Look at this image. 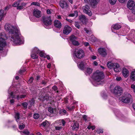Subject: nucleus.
Masks as SVG:
<instances>
[{
    "instance_id": "obj_63",
    "label": "nucleus",
    "mask_w": 135,
    "mask_h": 135,
    "mask_svg": "<svg viewBox=\"0 0 135 135\" xmlns=\"http://www.w3.org/2000/svg\"><path fill=\"white\" fill-rule=\"evenodd\" d=\"M47 14H50L51 13V12L49 9H47Z\"/></svg>"
},
{
    "instance_id": "obj_18",
    "label": "nucleus",
    "mask_w": 135,
    "mask_h": 135,
    "mask_svg": "<svg viewBox=\"0 0 135 135\" xmlns=\"http://www.w3.org/2000/svg\"><path fill=\"white\" fill-rule=\"evenodd\" d=\"M80 20L83 24H85L87 21V19L84 15L81 16L80 17Z\"/></svg>"
},
{
    "instance_id": "obj_42",
    "label": "nucleus",
    "mask_w": 135,
    "mask_h": 135,
    "mask_svg": "<svg viewBox=\"0 0 135 135\" xmlns=\"http://www.w3.org/2000/svg\"><path fill=\"white\" fill-rule=\"evenodd\" d=\"M83 118L86 122H88L89 120L88 118L86 115H84L83 116Z\"/></svg>"
},
{
    "instance_id": "obj_34",
    "label": "nucleus",
    "mask_w": 135,
    "mask_h": 135,
    "mask_svg": "<svg viewBox=\"0 0 135 135\" xmlns=\"http://www.w3.org/2000/svg\"><path fill=\"white\" fill-rule=\"evenodd\" d=\"M31 57L33 59H36L38 58V56L35 53H33L31 52Z\"/></svg>"
},
{
    "instance_id": "obj_29",
    "label": "nucleus",
    "mask_w": 135,
    "mask_h": 135,
    "mask_svg": "<svg viewBox=\"0 0 135 135\" xmlns=\"http://www.w3.org/2000/svg\"><path fill=\"white\" fill-rule=\"evenodd\" d=\"M22 135H28L29 134L30 132L27 130H25L21 132Z\"/></svg>"
},
{
    "instance_id": "obj_13",
    "label": "nucleus",
    "mask_w": 135,
    "mask_h": 135,
    "mask_svg": "<svg viewBox=\"0 0 135 135\" xmlns=\"http://www.w3.org/2000/svg\"><path fill=\"white\" fill-rule=\"evenodd\" d=\"M66 123L65 121L63 119H60L57 120L54 122L55 124H59L60 126H64Z\"/></svg>"
},
{
    "instance_id": "obj_31",
    "label": "nucleus",
    "mask_w": 135,
    "mask_h": 135,
    "mask_svg": "<svg viewBox=\"0 0 135 135\" xmlns=\"http://www.w3.org/2000/svg\"><path fill=\"white\" fill-rule=\"evenodd\" d=\"M112 27L115 30H118L121 27V26L118 24H116L114 26H113Z\"/></svg>"
},
{
    "instance_id": "obj_15",
    "label": "nucleus",
    "mask_w": 135,
    "mask_h": 135,
    "mask_svg": "<svg viewBox=\"0 0 135 135\" xmlns=\"http://www.w3.org/2000/svg\"><path fill=\"white\" fill-rule=\"evenodd\" d=\"M60 5L62 9L66 8L68 6L67 2L64 1H61L60 2Z\"/></svg>"
},
{
    "instance_id": "obj_27",
    "label": "nucleus",
    "mask_w": 135,
    "mask_h": 135,
    "mask_svg": "<svg viewBox=\"0 0 135 135\" xmlns=\"http://www.w3.org/2000/svg\"><path fill=\"white\" fill-rule=\"evenodd\" d=\"M84 30L85 32L88 35H90L91 34L92 32L90 29L88 30L85 27L84 28Z\"/></svg>"
},
{
    "instance_id": "obj_39",
    "label": "nucleus",
    "mask_w": 135,
    "mask_h": 135,
    "mask_svg": "<svg viewBox=\"0 0 135 135\" xmlns=\"http://www.w3.org/2000/svg\"><path fill=\"white\" fill-rule=\"evenodd\" d=\"M108 67L109 68H112L113 66V65L110 62H108L107 64Z\"/></svg>"
},
{
    "instance_id": "obj_26",
    "label": "nucleus",
    "mask_w": 135,
    "mask_h": 135,
    "mask_svg": "<svg viewBox=\"0 0 135 135\" xmlns=\"http://www.w3.org/2000/svg\"><path fill=\"white\" fill-rule=\"evenodd\" d=\"M34 102L35 100L33 98L32 99L30 100H29L28 103V104L29 105V108L33 105Z\"/></svg>"
},
{
    "instance_id": "obj_53",
    "label": "nucleus",
    "mask_w": 135,
    "mask_h": 135,
    "mask_svg": "<svg viewBox=\"0 0 135 135\" xmlns=\"http://www.w3.org/2000/svg\"><path fill=\"white\" fill-rule=\"evenodd\" d=\"M23 8V7L22 5L18 6L17 7V9H21Z\"/></svg>"
},
{
    "instance_id": "obj_20",
    "label": "nucleus",
    "mask_w": 135,
    "mask_h": 135,
    "mask_svg": "<svg viewBox=\"0 0 135 135\" xmlns=\"http://www.w3.org/2000/svg\"><path fill=\"white\" fill-rule=\"evenodd\" d=\"M79 125L77 122L75 123L72 126V129L73 130L77 131L79 128Z\"/></svg>"
},
{
    "instance_id": "obj_62",
    "label": "nucleus",
    "mask_w": 135,
    "mask_h": 135,
    "mask_svg": "<svg viewBox=\"0 0 135 135\" xmlns=\"http://www.w3.org/2000/svg\"><path fill=\"white\" fill-rule=\"evenodd\" d=\"M89 43L88 42H85L84 43V45L85 46H88L89 45Z\"/></svg>"
},
{
    "instance_id": "obj_4",
    "label": "nucleus",
    "mask_w": 135,
    "mask_h": 135,
    "mask_svg": "<svg viewBox=\"0 0 135 135\" xmlns=\"http://www.w3.org/2000/svg\"><path fill=\"white\" fill-rule=\"evenodd\" d=\"M121 100L124 103H129L131 99V96L128 93H124V95L120 98Z\"/></svg>"
},
{
    "instance_id": "obj_46",
    "label": "nucleus",
    "mask_w": 135,
    "mask_h": 135,
    "mask_svg": "<svg viewBox=\"0 0 135 135\" xmlns=\"http://www.w3.org/2000/svg\"><path fill=\"white\" fill-rule=\"evenodd\" d=\"M22 105L25 109H26L27 108V103L26 102H24L22 104Z\"/></svg>"
},
{
    "instance_id": "obj_55",
    "label": "nucleus",
    "mask_w": 135,
    "mask_h": 135,
    "mask_svg": "<svg viewBox=\"0 0 135 135\" xmlns=\"http://www.w3.org/2000/svg\"><path fill=\"white\" fill-rule=\"evenodd\" d=\"M52 89L54 91H56L57 89V88L56 86H54L52 88Z\"/></svg>"
},
{
    "instance_id": "obj_24",
    "label": "nucleus",
    "mask_w": 135,
    "mask_h": 135,
    "mask_svg": "<svg viewBox=\"0 0 135 135\" xmlns=\"http://www.w3.org/2000/svg\"><path fill=\"white\" fill-rule=\"evenodd\" d=\"M99 0H91V4L93 7H94L98 3Z\"/></svg>"
},
{
    "instance_id": "obj_5",
    "label": "nucleus",
    "mask_w": 135,
    "mask_h": 135,
    "mask_svg": "<svg viewBox=\"0 0 135 135\" xmlns=\"http://www.w3.org/2000/svg\"><path fill=\"white\" fill-rule=\"evenodd\" d=\"M74 54L75 56L80 59L84 56V53L83 50L81 49H76L74 51Z\"/></svg>"
},
{
    "instance_id": "obj_64",
    "label": "nucleus",
    "mask_w": 135,
    "mask_h": 135,
    "mask_svg": "<svg viewBox=\"0 0 135 135\" xmlns=\"http://www.w3.org/2000/svg\"><path fill=\"white\" fill-rule=\"evenodd\" d=\"M26 4H27L26 3H22L21 5L23 7V6H26Z\"/></svg>"
},
{
    "instance_id": "obj_22",
    "label": "nucleus",
    "mask_w": 135,
    "mask_h": 135,
    "mask_svg": "<svg viewBox=\"0 0 135 135\" xmlns=\"http://www.w3.org/2000/svg\"><path fill=\"white\" fill-rule=\"evenodd\" d=\"M130 79L133 81H135V70L132 71L131 73Z\"/></svg>"
},
{
    "instance_id": "obj_51",
    "label": "nucleus",
    "mask_w": 135,
    "mask_h": 135,
    "mask_svg": "<svg viewBox=\"0 0 135 135\" xmlns=\"http://www.w3.org/2000/svg\"><path fill=\"white\" fill-rule=\"evenodd\" d=\"M25 70H26L24 69H20V74H22L24 72Z\"/></svg>"
},
{
    "instance_id": "obj_17",
    "label": "nucleus",
    "mask_w": 135,
    "mask_h": 135,
    "mask_svg": "<svg viewBox=\"0 0 135 135\" xmlns=\"http://www.w3.org/2000/svg\"><path fill=\"white\" fill-rule=\"evenodd\" d=\"M113 68L115 72H117L119 71L120 69L119 65L118 63H114L113 64Z\"/></svg>"
},
{
    "instance_id": "obj_48",
    "label": "nucleus",
    "mask_w": 135,
    "mask_h": 135,
    "mask_svg": "<svg viewBox=\"0 0 135 135\" xmlns=\"http://www.w3.org/2000/svg\"><path fill=\"white\" fill-rule=\"evenodd\" d=\"M25 127V125L24 124H22V125H20L19 126V128L20 129H23Z\"/></svg>"
},
{
    "instance_id": "obj_52",
    "label": "nucleus",
    "mask_w": 135,
    "mask_h": 135,
    "mask_svg": "<svg viewBox=\"0 0 135 135\" xmlns=\"http://www.w3.org/2000/svg\"><path fill=\"white\" fill-rule=\"evenodd\" d=\"M47 80H42L41 82V84H43L45 85L47 83Z\"/></svg>"
},
{
    "instance_id": "obj_47",
    "label": "nucleus",
    "mask_w": 135,
    "mask_h": 135,
    "mask_svg": "<svg viewBox=\"0 0 135 135\" xmlns=\"http://www.w3.org/2000/svg\"><path fill=\"white\" fill-rule=\"evenodd\" d=\"M31 5H34L36 6H39L40 5L39 3L37 2H33L31 3Z\"/></svg>"
},
{
    "instance_id": "obj_16",
    "label": "nucleus",
    "mask_w": 135,
    "mask_h": 135,
    "mask_svg": "<svg viewBox=\"0 0 135 135\" xmlns=\"http://www.w3.org/2000/svg\"><path fill=\"white\" fill-rule=\"evenodd\" d=\"M99 53L103 56L104 57L107 55L105 50L104 48H100L98 49Z\"/></svg>"
},
{
    "instance_id": "obj_11",
    "label": "nucleus",
    "mask_w": 135,
    "mask_h": 135,
    "mask_svg": "<svg viewBox=\"0 0 135 135\" xmlns=\"http://www.w3.org/2000/svg\"><path fill=\"white\" fill-rule=\"evenodd\" d=\"M135 6L134 2L132 0H129L128 1L127 6L129 9L131 10Z\"/></svg>"
},
{
    "instance_id": "obj_36",
    "label": "nucleus",
    "mask_w": 135,
    "mask_h": 135,
    "mask_svg": "<svg viewBox=\"0 0 135 135\" xmlns=\"http://www.w3.org/2000/svg\"><path fill=\"white\" fill-rule=\"evenodd\" d=\"M20 4L19 2L18 1L17 2H15L14 4L12 5V6L13 7H18L19 5Z\"/></svg>"
},
{
    "instance_id": "obj_58",
    "label": "nucleus",
    "mask_w": 135,
    "mask_h": 135,
    "mask_svg": "<svg viewBox=\"0 0 135 135\" xmlns=\"http://www.w3.org/2000/svg\"><path fill=\"white\" fill-rule=\"evenodd\" d=\"M75 26L78 29L80 28V26L77 23L76 24Z\"/></svg>"
},
{
    "instance_id": "obj_44",
    "label": "nucleus",
    "mask_w": 135,
    "mask_h": 135,
    "mask_svg": "<svg viewBox=\"0 0 135 135\" xmlns=\"http://www.w3.org/2000/svg\"><path fill=\"white\" fill-rule=\"evenodd\" d=\"M4 11L3 10H0V17H3L4 15Z\"/></svg>"
},
{
    "instance_id": "obj_23",
    "label": "nucleus",
    "mask_w": 135,
    "mask_h": 135,
    "mask_svg": "<svg viewBox=\"0 0 135 135\" xmlns=\"http://www.w3.org/2000/svg\"><path fill=\"white\" fill-rule=\"evenodd\" d=\"M85 70V73L87 75H89L92 72V69L90 68H87Z\"/></svg>"
},
{
    "instance_id": "obj_9",
    "label": "nucleus",
    "mask_w": 135,
    "mask_h": 135,
    "mask_svg": "<svg viewBox=\"0 0 135 135\" xmlns=\"http://www.w3.org/2000/svg\"><path fill=\"white\" fill-rule=\"evenodd\" d=\"M71 28L68 25H66L65 26L63 31L64 34L68 35L69 33L71 31Z\"/></svg>"
},
{
    "instance_id": "obj_1",
    "label": "nucleus",
    "mask_w": 135,
    "mask_h": 135,
    "mask_svg": "<svg viewBox=\"0 0 135 135\" xmlns=\"http://www.w3.org/2000/svg\"><path fill=\"white\" fill-rule=\"evenodd\" d=\"M6 31L9 32V36L11 40L17 45H20L23 42L18 34V30L9 24H6L5 26Z\"/></svg>"
},
{
    "instance_id": "obj_32",
    "label": "nucleus",
    "mask_w": 135,
    "mask_h": 135,
    "mask_svg": "<svg viewBox=\"0 0 135 135\" xmlns=\"http://www.w3.org/2000/svg\"><path fill=\"white\" fill-rule=\"evenodd\" d=\"M19 113H17L15 114V118L16 121L18 122L19 120Z\"/></svg>"
},
{
    "instance_id": "obj_28",
    "label": "nucleus",
    "mask_w": 135,
    "mask_h": 135,
    "mask_svg": "<svg viewBox=\"0 0 135 135\" xmlns=\"http://www.w3.org/2000/svg\"><path fill=\"white\" fill-rule=\"evenodd\" d=\"M40 50L37 47H35L32 49V52L33 53H35L36 54H38Z\"/></svg>"
},
{
    "instance_id": "obj_33",
    "label": "nucleus",
    "mask_w": 135,
    "mask_h": 135,
    "mask_svg": "<svg viewBox=\"0 0 135 135\" xmlns=\"http://www.w3.org/2000/svg\"><path fill=\"white\" fill-rule=\"evenodd\" d=\"M78 15V12L76 11H75L74 13H71L69 14V16L70 17H73L74 16L77 17Z\"/></svg>"
},
{
    "instance_id": "obj_25",
    "label": "nucleus",
    "mask_w": 135,
    "mask_h": 135,
    "mask_svg": "<svg viewBox=\"0 0 135 135\" xmlns=\"http://www.w3.org/2000/svg\"><path fill=\"white\" fill-rule=\"evenodd\" d=\"M53 124L54 125L55 129L56 130L59 131L62 129V127L61 126H60L59 124L57 125L55 124L54 123H53Z\"/></svg>"
},
{
    "instance_id": "obj_37",
    "label": "nucleus",
    "mask_w": 135,
    "mask_h": 135,
    "mask_svg": "<svg viewBox=\"0 0 135 135\" xmlns=\"http://www.w3.org/2000/svg\"><path fill=\"white\" fill-rule=\"evenodd\" d=\"M26 97L25 95H18L17 97V99H21L25 98Z\"/></svg>"
},
{
    "instance_id": "obj_21",
    "label": "nucleus",
    "mask_w": 135,
    "mask_h": 135,
    "mask_svg": "<svg viewBox=\"0 0 135 135\" xmlns=\"http://www.w3.org/2000/svg\"><path fill=\"white\" fill-rule=\"evenodd\" d=\"M86 63L83 62H81L78 65V67L82 70H83L85 68Z\"/></svg>"
},
{
    "instance_id": "obj_41",
    "label": "nucleus",
    "mask_w": 135,
    "mask_h": 135,
    "mask_svg": "<svg viewBox=\"0 0 135 135\" xmlns=\"http://www.w3.org/2000/svg\"><path fill=\"white\" fill-rule=\"evenodd\" d=\"M38 54H39L40 56V57H44L45 58V55L44 54L42 51H41L40 50V51Z\"/></svg>"
},
{
    "instance_id": "obj_40",
    "label": "nucleus",
    "mask_w": 135,
    "mask_h": 135,
    "mask_svg": "<svg viewBox=\"0 0 135 135\" xmlns=\"http://www.w3.org/2000/svg\"><path fill=\"white\" fill-rule=\"evenodd\" d=\"M39 116L40 115L38 113H35L33 115V117L35 119H37Z\"/></svg>"
},
{
    "instance_id": "obj_60",
    "label": "nucleus",
    "mask_w": 135,
    "mask_h": 135,
    "mask_svg": "<svg viewBox=\"0 0 135 135\" xmlns=\"http://www.w3.org/2000/svg\"><path fill=\"white\" fill-rule=\"evenodd\" d=\"M126 0H118L121 3H123L125 2Z\"/></svg>"
},
{
    "instance_id": "obj_59",
    "label": "nucleus",
    "mask_w": 135,
    "mask_h": 135,
    "mask_svg": "<svg viewBox=\"0 0 135 135\" xmlns=\"http://www.w3.org/2000/svg\"><path fill=\"white\" fill-rule=\"evenodd\" d=\"M131 87L132 88L134 89L135 88V86L134 84H132L131 85Z\"/></svg>"
},
{
    "instance_id": "obj_35",
    "label": "nucleus",
    "mask_w": 135,
    "mask_h": 135,
    "mask_svg": "<svg viewBox=\"0 0 135 135\" xmlns=\"http://www.w3.org/2000/svg\"><path fill=\"white\" fill-rule=\"evenodd\" d=\"M71 42L75 46H78L79 45V42L78 41H76V40H75Z\"/></svg>"
},
{
    "instance_id": "obj_7",
    "label": "nucleus",
    "mask_w": 135,
    "mask_h": 135,
    "mask_svg": "<svg viewBox=\"0 0 135 135\" xmlns=\"http://www.w3.org/2000/svg\"><path fill=\"white\" fill-rule=\"evenodd\" d=\"M42 18L43 19L44 23L46 26L50 25L51 24L52 21L51 20L50 16H43Z\"/></svg>"
},
{
    "instance_id": "obj_30",
    "label": "nucleus",
    "mask_w": 135,
    "mask_h": 135,
    "mask_svg": "<svg viewBox=\"0 0 135 135\" xmlns=\"http://www.w3.org/2000/svg\"><path fill=\"white\" fill-rule=\"evenodd\" d=\"M76 39L77 37L73 35H71L70 37V40L71 42L76 40Z\"/></svg>"
},
{
    "instance_id": "obj_3",
    "label": "nucleus",
    "mask_w": 135,
    "mask_h": 135,
    "mask_svg": "<svg viewBox=\"0 0 135 135\" xmlns=\"http://www.w3.org/2000/svg\"><path fill=\"white\" fill-rule=\"evenodd\" d=\"M0 45L5 47L6 45L5 40L7 39V37L4 32H2L0 34Z\"/></svg>"
},
{
    "instance_id": "obj_50",
    "label": "nucleus",
    "mask_w": 135,
    "mask_h": 135,
    "mask_svg": "<svg viewBox=\"0 0 135 135\" xmlns=\"http://www.w3.org/2000/svg\"><path fill=\"white\" fill-rule=\"evenodd\" d=\"M33 80V78L32 77H31L30 78L28 81V83L29 84L31 83L32 82Z\"/></svg>"
},
{
    "instance_id": "obj_2",
    "label": "nucleus",
    "mask_w": 135,
    "mask_h": 135,
    "mask_svg": "<svg viewBox=\"0 0 135 135\" xmlns=\"http://www.w3.org/2000/svg\"><path fill=\"white\" fill-rule=\"evenodd\" d=\"M105 77L104 74L102 71L97 70L93 73L92 76L94 80L93 84L95 86L103 84L104 83L103 79Z\"/></svg>"
},
{
    "instance_id": "obj_43",
    "label": "nucleus",
    "mask_w": 135,
    "mask_h": 135,
    "mask_svg": "<svg viewBox=\"0 0 135 135\" xmlns=\"http://www.w3.org/2000/svg\"><path fill=\"white\" fill-rule=\"evenodd\" d=\"M48 110L49 112H50L51 113H53L54 112L53 109L51 107H49L48 108Z\"/></svg>"
},
{
    "instance_id": "obj_49",
    "label": "nucleus",
    "mask_w": 135,
    "mask_h": 135,
    "mask_svg": "<svg viewBox=\"0 0 135 135\" xmlns=\"http://www.w3.org/2000/svg\"><path fill=\"white\" fill-rule=\"evenodd\" d=\"M98 133H102L103 132V131L102 129H98L97 131Z\"/></svg>"
},
{
    "instance_id": "obj_56",
    "label": "nucleus",
    "mask_w": 135,
    "mask_h": 135,
    "mask_svg": "<svg viewBox=\"0 0 135 135\" xmlns=\"http://www.w3.org/2000/svg\"><path fill=\"white\" fill-rule=\"evenodd\" d=\"M75 108V107L74 106H72V107H68V109L70 110H72V109H73L74 108Z\"/></svg>"
},
{
    "instance_id": "obj_8",
    "label": "nucleus",
    "mask_w": 135,
    "mask_h": 135,
    "mask_svg": "<svg viewBox=\"0 0 135 135\" xmlns=\"http://www.w3.org/2000/svg\"><path fill=\"white\" fill-rule=\"evenodd\" d=\"M83 11L84 13H86L89 16H91L92 15V12L90 10V8L89 6L86 5L83 7Z\"/></svg>"
},
{
    "instance_id": "obj_54",
    "label": "nucleus",
    "mask_w": 135,
    "mask_h": 135,
    "mask_svg": "<svg viewBox=\"0 0 135 135\" xmlns=\"http://www.w3.org/2000/svg\"><path fill=\"white\" fill-rule=\"evenodd\" d=\"M132 10V12L133 14L135 15V6L133 8V9H131Z\"/></svg>"
},
{
    "instance_id": "obj_45",
    "label": "nucleus",
    "mask_w": 135,
    "mask_h": 135,
    "mask_svg": "<svg viewBox=\"0 0 135 135\" xmlns=\"http://www.w3.org/2000/svg\"><path fill=\"white\" fill-rule=\"evenodd\" d=\"M8 93L12 97V98H15V95L14 94H13V93L12 92H11L9 91H8Z\"/></svg>"
},
{
    "instance_id": "obj_12",
    "label": "nucleus",
    "mask_w": 135,
    "mask_h": 135,
    "mask_svg": "<svg viewBox=\"0 0 135 135\" xmlns=\"http://www.w3.org/2000/svg\"><path fill=\"white\" fill-rule=\"evenodd\" d=\"M50 123L47 120H46L40 124V126L45 129H46L50 126Z\"/></svg>"
},
{
    "instance_id": "obj_57",
    "label": "nucleus",
    "mask_w": 135,
    "mask_h": 135,
    "mask_svg": "<svg viewBox=\"0 0 135 135\" xmlns=\"http://www.w3.org/2000/svg\"><path fill=\"white\" fill-rule=\"evenodd\" d=\"M122 79V78L120 77H117L116 78V80L117 81H120Z\"/></svg>"
},
{
    "instance_id": "obj_10",
    "label": "nucleus",
    "mask_w": 135,
    "mask_h": 135,
    "mask_svg": "<svg viewBox=\"0 0 135 135\" xmlns=\"http://www.w3.org/2000/svg\"><path fill=\"white\" fill-rule=\"evenodd\" d=\"M33 14L34 16L37 18H39L41 16V12L38 9H35L33 10Z\"/></svg>"
},
{
    "instance_id": "obj_38",
    "label": "nucleus",
    "mask_w": 135,
    "mask_h": 135,
    "mask_svg": "<svg viewBox=\"0 0 135 135\" xmlns=\"http://www.w3.org/2000/svg\"><path fill=\"white\" fill-rule=\"evenodd\" d=\"M117 0H109V1L110 3L112 5H114L116 3Z\"/></svg>"
},
{
    "instance_id": "obj_14",
    "label": "nucleus",
    "mask_w": 135,
    "mask_h": 135,
    "mask_svg": "<svg viewBox=\"0 0 135 135\" xmlns=\"http://www.w3.org/2000/svg\"><path fill=\"white\" fill-rule=\"evenodd\" d=\"M129 72L128 70L125 68H123L122 69V74L123 76L125 78H127L128 76Z\"/></svg>"
},
{
    "instance_id": "obj_19",
    "label": "nucleus",
    "mask_w": 135,
    "mask_h": 135,
    "mask_svg": "<svg viewBox=\"0 0 135 135\" xmlns=\"http://www.w3.org/2000/svg\"><path fill=\"white\" fill-rule=\"evenodd\" d=\"M54 25L57 28H60L61 27V23L58 20H56L54 21Z\"/></svg>"
},
{
    "instance_id": "obj_61",
    "label": "nucleus",
    "mask_w": 135,
    "mask_h": 135,
    "mask_svg": "<svg viewBox=\"0 0 135 135\" xmlns=\"http://www.w3.org/2000/svg\"><path fill=\"white\" fill-rule=\"evenodd\" d=\"M14 102V100L13 99H11L10 100V102L11 104H13Z\"/></svg>"
},
{
    "instance_id": "obj_6",
    "label": "nucleus",
    "mask_w": 135,
    "mask_h": 135,
    "mask_svg": "<svg viewBox=\"0 0 135 135\" xmlns=\"http://www.w3.org/2000/svg\"><path fill=\"white\" fill-rule=\"evenodd\" d=\"M123 91V90L121 87L119 86H116L112 92L115 95L120 96L122 94Z\"/></svg>"
}]
</instances>
